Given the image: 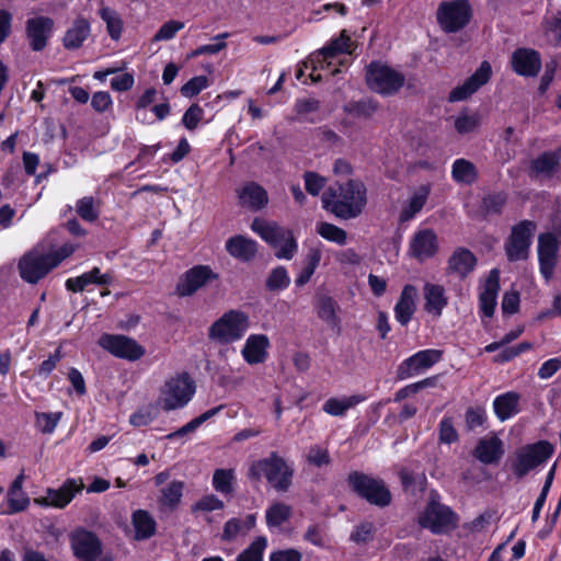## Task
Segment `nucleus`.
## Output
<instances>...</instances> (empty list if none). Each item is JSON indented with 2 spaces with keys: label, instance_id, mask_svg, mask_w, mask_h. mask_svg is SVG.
<instances>
[{
  "label": "nucleus",
  "instance_id": "nucleus-1",
  "mask_svg": "<svg viewBox=\"0 0 561 561\" xmlns=\"http://www.w3.org/2000/svg\"><path fill=\"white\" fill-rule=\"evenodd\" d=\"M323 208L340 219L359 216L366 205V187L360 181L348 180L330 186L321 197Z\"/></svg>",
  "mask_w": 561,
  "mask_h": 561
},
{
  "label": "nucleus",
  "instance_id": "nucleus-2",
  "mask_svg": "<svg viewBox=\"0 0 561 561\" xmlns=\"http://www.w3.org/2000/svg\"><path fill=\"white\" fill-rule=\"evenodd\" d=\"M294 471L293 463L272 451L250 466L248 477L253 481H260L264 477L276 491L286 492L291 485Z\"/></svg>",
  "mask_w": 561,
  "mask_h": 561
},
{
  "label": "nucleus",
  "instance_id": "nucleus-3",
  "mask_svg": "<svg viewBox=\"0 0 561 561\" xmlns=\"http://www.w3.org/2000/svg\"><path fill=\"white\" fill-rule=\"evenodd\" d=\"M250 327L249 316L240 310H229L208 329V337L220 344L241 340Z\"/></svg>",
  "mask_w": 561,
  "mask_h": 561
},
{
  "label": "nucleus",
  "instance_id": "nucleus-4",
  "mask_svg": "<svg viewBox=\"0 0 561 561\" xmlns=\"http://www.w3.org/2000/svg\"><path fill=\"white\" fill-rule=\"evenodd\" d=\"M350 488L368 503L386 507L391 502V493L385 481L359 471H353L347 477Z\"/></svg>",
  "mask_w": 561,
  "mask_h": 561
},
{
  "label": "nucleus",
  "instance_id": "nucleus-5",
  "mask_svg": "<svg viewBox=\"0 0 561 561\" xmlns=\"http://www.w3.org/2000/svg\"><path fill=\"white\" fill-rule=\"evenodd\" d=\"M195 393L194 381L187 374L178 375L167 380L160 390L157 401L164 411H172L185 407Z\"/></svg>",
  "mask_w": 561,
  "mask_h": 561
},
{
  "label": "nucleus",
  "instance_id": "nucleus-6",
  "mask_svg": "<svg viewBox=\"0 0 561 561\" xmlns=\"http://www.w3.org/2000/svg\"><path fill=\"white\" fill-rule=\"evenodd\" d=\"M472 18V8L468 0L442 1L436 11V20L445 33L463 30Z\"/></svg>",
  "mask_w": 561,
  "mask_h": 561
},
{
  "label": "nucleus",
  "instance_id": "nucleus-7",
  "mask_svg": "<svg viewBox=\"0 0 561 561\" xmlns=\"http://www.w3.org/2000/svg\"><path fill=\"white\" fill-rule=\"evenodd\" d=\"M554 447L547 440H539L535 444L519 448L512 462L513 473L522 479L531 470L547 461L553 454Z\"/></svg>",
  "mask_w": 561,
  "mask_h": 561
},
{
  "label": "nucleus",
  "instance_id": "nucleus-8",
  "mask_svg": "<svg viewBox=\"0 0 561 561\" xmlns=\"http://www.w3.org/2000/svg\"><path fill=\"white\" fill-rule=\"evenodd\" d=\"M55 267L56 263L50 261L48 253L41 244L24 253L18 264L21 278L28 284H37Z\"/></svg>",
  "mask_w": 561,
  "mask_h": 561
},
{
  "label": "nucleus",
  "instance_id": "nucleus-9",
  "mask_svg": "<svg viewBox=\"0 0 561 561\" xmlns=\"http://www.w3.org/2000/svg\"><path fill=\"white\" fill-rule=\"evenodd\" d=\"M404 81L402 73L380 62H371L367 67L366 82L376 93L392 95L402 88Z\"/></svg>",
  "mask_w": 561,
  "mask_h": 561
},
{
  "label": "nucleus",
  "instance_id": "nucleus-10",
  "mask_svg": "<svg viewBox=\"0 0 561 561\" xmlns=\"http://www.w3.org/2000/svg\"><path fill=\"white\" fill-rule=\"evenodd\" d=\"M536 228V224L531 220H522L512 227L511 234L504 243L508 261L516 262L528 259Z\"/></svg>",
  "mask_w": 561,
  "mask_h": 561
},
{
  "label": "nucleus",
  "instance_id": "nucleus-11",
  "mask_svg": "<svg viewBox=\"0 0 561 561\" xmlns=\"http://www.w3.org/2000/svg\"><path fill=\"white\" fill-rule=\"evenodd\" d=\"M456 514L437 501H430L419 516V525L433 534H445L456 527Z\"/></svg>",
  "mask_w": 561,
  "mask_h": 561
},
{
  "label": "nucleus",
  "instance_id": "nucleus-12",
  "mask_svg": "<svg viewBox=\"0 0 561 561\" xmlns=\"http://www.w3.org/2000/svg\"><path fill=\"white\" fill-rule=\"evenodd\" d=\"M561 242L552 232L541 233L538 237V262L542 277L549 282L552 279L558 264V252Z\"/></svg>",
  "mask_w": 561,
  "mask_h": 561
},
{
  "label": "nucleus",
  "instance_id": "nucleus-13",
  "mask_svg": "<svg viewBox=\"0 0 561 561\" xmlns=\"http://www.w3.org/2000/svg\"><path fill=\"white\" fill-rule=\"evenodd\" d=\"M217 278L218 275L210 266L195 265L180 277L176 284V294L180 297H190Z\"/></svg>",
  "mask_w": 561,
  "mask_h": 561
},
{
  "label": "nucleus",
  "instance_id": "nucleus-14",
  "mask_svg": "<svg viewBox=\"0 0 561 561\" xmlns=\"http://www.w3.org/2000/svg\"><path fill=\"white\" fill-rule=\"evenodd\" d=\"M442 358V351L423 350L404 359L397 369V378L404 380L427 370Z\"/></svg>",
  "mask_w": 561,
  "mask_h": 561
},
{
  "label": "nucleus",
  "instance_id": "nucleus-15",
  "mask_svg": "<svg viewBox=\"0 0 561 561\" xmlns=\"http://www.w3.org/2000/svg\"><path fill=\"white\" fill-rule=\"evenodd\" d=\"M99 344L116 357L137 360L145 354V348L134 339L125 335L103 334Z\"/></svg>",
  "mask_w": 561,
  "mask_h": 561
},
{
  "label": "nucleus",
  "instance_id": "nucleus-16",
  "mask_svg": "<svg viewBox=\"0 0 561 561\" xmlns=\"http://www.w3.org/2000/svg\"><path fill=\"white\" fill-rule=\"evenodd\" d=\"M82 489L81 480L67 479L58 489H47L46 495L35 499L34 502L41 506L64 508Z\"/></svg>",
  "mask_w": 561,
  "mask_h": 561
},
{
  "label": "nucleus",
  "instance_id": "nucleus-17",
  "mask_svg": "<svg viewBox=\"0 0 561 561\" xmlns=\"http://www.w3.org/2000/svg\"><path fill=\"white\" fill-rule=\"evenodd\" d=\"M54 26L55 22L49 16L39 15L26 21V38L32 50L41 51L47 46Z\"/></svg>",
  "mask_w": 561,
  "mask_h": 561
},
{
  "label": "nucleus",
  "instance_id": "nucleus-18",
  "mask_svg": "<svg viewBox=\"0 0 561 561\" xmlns=\"http://www.w3.org/2000/svg\"><path fill=\"white\" fill-rule=\"evenodd\" d=\"M351 37L343 30L339 37L331 39L327 46L311 56L310 62L314 64L313 71L317 69H329L334 57L340 54L351 53Z\"/></svg>",
  "mask_w": 561,
  "mask_h": 561
},
{
  "label": "nucleus",
  "instance_id": "nucleus-19",
  "mask_svg": "<svg viewBox=\"0 0 561 561\" xmlns=\"http://www.w3.org/2000/svg\"><path fill=\"white\" fill-rule=\"evenodd\" d=\"M73 554L80 561H95L102 553V543L91 531L77 530L70 536Z\"/></svg>",
  "mask_w": 561,
  "mask_h": 561
},
{
  "label": "nucleus",
  "instance_id": "nucleus-20",
  "mask_svg": "<svg viewBox=\"0 0 561 561\" xmlns=\"http://www.w3.org/2000/svg\"><path fill=\"white\" fill-rule=\"evenodd\" d=\"M492 68L489 61H482L480 67L462 84L454 88L449 95V102H459L468 99L484 85L491 78Z\"/></svg>",
  "mask_w": 561,
  "mask_h": 561
},
{
  "label": "nucleus",
  "instance_id": "nucleus-21",
  "mask_svg": "<svg viewBox=\"0 0 561 561\" xmlns=\"http://www.w3.org/2000/svg\"><path fill=\"white\" fill-rule=\"evenodd\" d=\"M561 170V147L554 150L543 151L531 160L529 167L530 176L539 179H553Z\"/></svg>",
  "mask_w": 561,
  "mask_h": 561
},
{
  "label": "nucleus",
  "instance_id": "nucleus-22",
  "mask_svg": "<svg viewBox=\"0 0 561 561\" xmlns=\"http://www.w3.org/2000/svg\"><path fill=\"white\" fill-rule=\"evenodd\" d=\"M512 69L522 77H536L541 69V56L533 48H517L512 54Z\"/></svg>",
  "mask_w": 561,
  "mask_h": 561
},
{
  "label": "nucleus",
  "instance_id": "nucleus-23",
  "mask_svg": "<svg viewBox=\"0 0 561 561\" xmlns=\"http://www.w3.org/2000/svg\"><path fill=\"white\" fill-rule=\"evenodd\" d=\"M477 262L476 255L469 249L459 247L448 257L445 273L465 279L474 271Z\"/></svg>",
  "mask_w": 561,
  "mask_h": 561
},
{
  "label": "nucleus",
  "instance_id": "nucleus-24",
  "mask_svg": "<svg viewBox=\"0 0 561 561\" xmlns=\"http://www.w3.org/2000/svg\"><path fill=\"white\" fill-rule=\"evenodd\" d=\"M437 250V237L432 229L416 231L410 242V253L420 262L433 257Z\"/></svg>",
  "mask_w": 561,
  "mask_h": 561
},
{
  "label": "nucleus",
  "instance_id": "nucleus-25",
  "mask_svg": "<svg viewBox=\"0 0 561 561\" xmlns=\"http://www.w3.org/2000/svg\"><path fill=\"white\" fill-rule=\"evenodd\" d=\"M499 290L500 272L499 270L493 268L490 271L479 295L481 312L488 318H491L494 314Z\"/></svg>",
  "mask_w": 561,
  "mask_h": 561
},
{
  "label": "nucleus",
  "instance_id": "nucleus-26",
  "mask_svg": "<svg viewBox=\"0 0 561 561\" xmlns=\"http://www.w3.org/2000/svg\"><path fill=\"white\" fill-rule=\"evenodd\" d=\"M239 204L252 211L264 208L268 203L266 190L255 182L245 183L238 191Z\"/></svg>",
  "mask_w": 561,
  "mask_h": 561
},
{
  "label": "nucleus",
  "instance_id": "nucleus-27",
  "mask_svg": "<svg viewBox=\"0 0 561 561\" xmlns=\"http://www.w3.org/2000/svg\"><path fill=\"white\" fill-rule=\"evenodd\" d=\"M113 280L114 278L111 273H101L99 267H93L91 271L85 272L80 276L68 278L66 280V288L73 293H80L91 284L108 286L113 283Z\"/></svg>",
  "mask_w": 561,
  "mask_h": 561
},
{
  "label": "nucleus",
  "instance_id": "nucleus-28",
  "mask_svg": "<svg viewBox=\"0 0 561 561\" xmlns=\"http://www.w3.org/2000/svg\"><path fill=\"white\" fill-rule=\"evenodd\" d=\"M503 454V442L495 435L480 438L473 450V456L484 465L499 462Z\"/></svg>",
  "mask_w": 561,
  "mask_h": 561
},
{
  "label": "nucleus",
  "instance_id": "nucleus-29",
  "mask_svg": "<svg viewBox=\"0 0 561 561\" xmlns=\"http://www.w3.org/2000/svg\"><path fill=\"white\" fill-rule=\"evenodd\" d=\"M270 340L265 334H251L241 351L244 360L250 365L261 364L267 358Z\"/></svg>",
  "mask_w": 561,
  "mask_h": 561
},
{
  "label": "nucleus",
  "instance_id": "nucleus-30",
  "mask_svg": "<svg viewBox=\"0 0 561 561\" xmlns=\"http://www.w3.org/2000/svg\"><path fill=\"white\" fill-rule=\"evenodd\" d=\"M417 289L413 285H405L401 291L400 298L394 306L396 320L401 325H407L412 319L416 305Z\"/></svg>",
  "mask_w": 561,
  "mask_h": 561
},
{
  "label": "nucleus",
  "instance_id": "nucleus-31",
  "mask_svg": "<svg viewBox=\"0 0 561 561\" xmlns=\"http://www.w3.org/2000/svg\"><path fill=\"white\" fill-rule=\"evenodd\" d=\"M251 229L272 247H280L284 237L290 232V230L275 221H267L261 218H255L252 221Z\"/></svg>",
  "mask_w": 561,
  "mask_h": 561
},
{
  "label": "nucleus",
  "instance_id": "nucleus-32",
  "mask_svg": "<svg viewBox=\"0 0 561 561\" xmlns=\"http://www.w3.org/2000/svg\"><path fill=\"white\" fill-rule=\"evenodd\" d=\"M423 295L425 299L424 309L435 317H440L448 304L445 288L442 285L426 283Z\"/></svg>",
  "mask_w": 561,
  "mask_h": 561
},
{
  "label": "nucleus",
  "instance_id": "nucleus-33",
  "mask_svg": "<svg viewBox=\"0 0 561 561\" xmlns=\"http://www.w3.org/2000/svg\"><path fill=\"white\" fill-rule=\"evenodd\" d=\"M256 242L250 238L241 234L229 238L226 241L227 252L241 261L248 262L252 260L256 254Z\"/></svg>",
  "mask_w": 561,
  "mask_h": 561
},
{
  "label": "nucleus",
  "instance_id": "nucleus-34",
  "mask_svg": "<svg viewBox=\"0 0 561 561\" xmlns=\"http://www.w3.org/2000/svg\"><path fill=\"white\" fill-rule=\"evenodd\" d=\"M91 34V26L88 20L78 18L73 21L72 25L67 30L62 38V44L66 49L80 48Z\"/></svg>",
  "mask_w": 561,
  "mask_h": 561
},
{
  "label": "nucleus",
  "instance_id": "nucleus-35",
  "mask_svg": "<svg viewBox=\"0 0 561 561\" xmlns=\"http://www.w3.org/2000/svg\"><path fill=\"white\" fill-rule=\"evenodd\" d=\"M520 396L514 391H508L497 396L493 401L495 415L500 421H506L519 412Z\"/></svg>",
  "mask_w": 561,
  "mask_h": 561
},
{
  "label": "nucleus",
  "instance_id": "nucleus-36",
  "mask_svg": "<svg viewBox=\"0 0 561 561\" xmlns=\"http://www.w3.org/2000/svg\"><path fill=\"white\" fill-rule=\"evenodd\" d=\"M321 102L314 98L298 99L294 105L296 114L295 119L305 123H318L322 119L320 116Z\"/></svg>",
  "mask_w": 561,
  "mask_h": 561
},
{
  "label": "nucleus",
  "instance_id": "nucleus-37",
  "mask_svg": "<svg viewBox=\"0 0 561 561\" xmlns=\"http://www.w3.org/2000/svg\"><path fill=\"white\" fill-rule=\"evenodd\" d=\"M365 397L362 394H353L343 398H330L328 399L322 409L325 413L332 416H343L350 409L365 401Z\"/></svg>",
  "mask_w": 561,
  "mask_h": 561
},
{
  "label": "nucleus",
  "instance_id": "nucleus-38",
  "mask_svg": "<svg viewBox=\"0 0 561 561\" xmlns=\"http://www.w3.org/2000/svg\"><path fill=\"white\" fill-rule=\"evenodd\" d=\"M131 522L137 540L149 539L156 534V520L147 511L138 510L134 512Z\"/></svg>",
  "mask_w": 561,
  "mask_h": 561
},
{
  "label": "nucleus",
  "instance_id": "nucleus-39",
  "mask_svg": "<svg viewBox=\"0 0 561 561\" xmlns=\"http://www.w3.org/2000/svg\"><path fill=\"white\" fill-rule=\"evenodd\" d=\"M378 110V103L369 98L351 101L343 106V111L355 118L369 119Z\"/></svg>",
  "mask_w": 561,
  "mask_h": 561
},
{
  "label": "nucleus",
  "instance_id": "nucleus-40",
  "mask_svg": "<svg viewBox=\"0 0 561 561\" xmlns=\"http://www.w3.org/2000/svg\"><path fill=\"white\" fill-rule=\"evenodd\" d=\"M430 195V186L421 185L410 198L407 207H404L400 214L401 221L411 220L419 211L424 207L427 197Z\"/></svg>",
  "mask_w": 561,
  "mask_h": 561
},
{
  "label": "nucleus",
  "instance_id": "nucleus-41",
  "mask_svg": "<svg viewBox=\"0 0 561 561\" xmlns=\"http://www.w3.org/2000/svg\"><path fill=\"white\" fill-rule=\"evenodd\" d=\"M100 18L105 22L110 37L119 39L123 32V20L121 14L110 7L102 5L99 10Z\"/></svg>",
  "mask_w": 561,
  "mask_h": 561
},
{
  "label": "nucleus",
  "instance_id": "nucleus-42",
  "mask_svg": "<svg viewBox=\"0 0 561 561\" xmlns=\"http://www.w3.org/2000/svg\"><path fill=\"white\" fill-rule=\"evenodd\" d=\"M339 306L336 301L330 296H323L318 300L317 313L318 317L331 327H337L340 319L337 317Z\"/></svg>",
  "mask_w": 561,
  "mask_h": 561
},
{
  "label": "nucleus",
  "instance_id": "nucleus-43",
  "mask_svg": "<svg viewBox=\"0 0 561 561\" xmlns=\"http://www.w3.org/2000/svg\"><path fill=\"white\" fill-rule=\"evenodd\" d=\"M222 409V405L213 408L210 410H207L206 412L202 413L197 417L190 421L187 424L182 426L181 428L176 430L175 432H172L165 436L167 439L172 440L176 437L185 436L190 433L195 432L203 423L215 416L220 410Z\"/></svg>",
  "mask_w": 561,
  "mask_h": 561
},
{
  "label": "nucleus",
  "instance_id": "nucleus-44",
  "mask_svg": "<svg viewBox=\"0 0 561 561\" xmlns=\"http://www.w3.org/2000/svg\"><path fill=\"white\" fill-rule=\"evenodd\" d=\"M451 175L458 183L471 184L477 179V170L472 162L466 159H457L453 163Z\"/></svg>",
  "mask_w": 561,
  "mask_h": 561
},
{
  "label": "nucleus",
  "instance_id": "nucleus-45",
  "mask_svg": "<svg viewBox=\"0 0 561 561\" xmlns=\"http://www.w3.org/2000/svg\"><path fill=\"white\" fill-rule=\"evenodd\" d=\"M291 515V507L287 504L277 502L266 510L265 518L270 527H278L287 522Z\"/></svg>",
  "mask_w": 561,
  "mask_h": 561
},
{
  "label": "nucleus",
  "instance_id": "nucleus-46",
  "mask_svg": "<svg viewBox=\"0 0 561 561\" xmlns=\"http://www.w3.org/2000/svg\"><path fill=\"white\" fill-rule=\"evenodd\" d=\"M233 469H217L213 474V486L221 494H230L233 491Z\"/></svg>",
  "mask_w": 561,
  "mask_h": 561
},
{
  "label": "nucleus",
  "instance_id": "nucleus-47",
  "mask_svg": "<svg viewBox=\"0 0 561 561\" xmlns=\"http://www.w3.org/2000/svg\"><path fill=\"white\" fill-rule=\"evenodd\" d=\"M77 214L88 222H94L100 216L99 205L92 196H84L76 204Z\"/></svg>",
  "mask_w": 561,
  "mask_h": 561
},
{
  "label": "nucleus",
  "instance_id": "nucleus-48",
  "mask_svg": "<svg viewBox=\"0 0 561 561\" xmlns=\"http://www.w3.org/2000/svg\"><path fill=\"white\" fill-rule=\"evenodd\" d=\"M290 284V277L284 266H277L268 274L265 286L270 291L286 289Z\"/></svg>",
  "mask_w": 561,
  "mask_h": 561
},
{
  "label": "nucleus",
  "instance_id": "nucleus-49",
  "mask_svg": "<svg viewBox=\"0 0 561 561\" xmlns=\"http://www.w3.org/2000/svg\"><path fill=\"white\" fill-rule=\"evenodd\" d=\"M184 483L181 481H172L165 488L162 489L161 504L174 510L180 503L183 494Z\"/></svg>",
  "mask_w": 561,
  "mask_h": 561
},
{
  "label": "nucleus",
  "instance_id": "nucleus-50",
  "mask_svg": "<svg viewBox=\"0 0 561 561\" xmlns=\"http://www.w3.org/2000/svg\"><path fill=\"white\" fill-rule=\"evenodd\" d=\"M317 232L325 240L339 245H344L347 241L346 231L330 222H320L317 226Z\"/></svg>",
  "mask_w": 561,
  "mask_h": 561
},
{
  "label": "nucleus",
  "instance_id": "nucleus-51",
  "mask_svg": "<svg viewBox=\"0 0 561 561\" xmlns=\"http://www.w3.org/2000/svg\"><path fill=\"white\" fill-rule=\"evenodd\" d=\"M506 201L507 196L503 192L490 193L482 199V211L484 215H497L502 211Z\"/></svg>",
  "mask_w": 561,
  "mask_h": 561
},
{
  "label": "nucleus",
  "instance_id": "nucleus-52",
  "mask_svg": "<svg viewBox=\"0 0 561 561\" xmlns=\"http://www.w3.org/2000/svg\"><path fill=\"white\" fill-rule=\"evenodd\" d=\"M267 546L265 537H257L247 549H244L236 561H262L263 552Z\"/></svg>",
  "mask_w": 561,
  "mask_h": 561
},
{
  "label": "nucleus",
  "instance_id": "nucleus-53",
  "mask_svg": "<svg viewBox=\"0 0 561 561\" xmlns=\"http://www.w3.org/2000/svg\"><path fill=\"white\" fill-rule=\"evenodd\" d=\"M159 405L149 404L142 409H139L137 412L133 413L129 417V422L131 425L140 427L150 424L153 420L158 417L159 414Z\"/></svg>",
  "mask_w": 561,
  "mask_h": 561
},
{
  "label": "nucleus",
  "instance_id": "nucleus-54",
  "mask_svg": "<svg viewBox=\"0 0 561 561\" xmlns=\"http://www.w3.org/2000/svg\"><path fill=\"white\" fill-rule=\"evenodd\" d=\"M61 417L62 412H35V424L42 433L51 434L55 431Z\"/></svg>",
  "mask_w": 561,
  "mask_h": 561
},
{
  "label": "nucleus",
  "instance_id": "nucleus-55",
  "mask_svg": "<svg viewBox=\"0 0 561 561\" xmlns=\"http://www.w3.org/2000/svg\"><path fill=\"white\" fill-rule=\"evenodd\" d=\"M399 477L404 490L415 491L419 489L422 491L426 483V477L423 472L414 473L405 468L400 470Z\"/></svg>",
  "mask_w": 561,
  "mask_h": 561
},
{
  "label": "nucleus",
  "instance_id": "nucleus-56",
  "mask_svg": "<svg viewBox=\"0 0 561 561\" xmlns=\"http://www.w3.org/2000/svg\"><path fill=\"white\" fill-rule=\"evenodd\" d=\"M7 500L9 508L4 512L5 514L20 513L30 504V499L24 491L8 490Z\"/></svg>",
  "mask_w": 561,
  "mask_h": 561
},
{
  "label": "nucleus",
  "instance_id": "nucleus-57",
  "mask_svg": "<svg viewBox=\"0 0 561 561\" xmlns=\"http://www.w3.org/2000/svg\"><path fill=\"white\" fill-rule=\"evenodd\" d=\"M542 30L547 36H550L556 43L561 42V11L551 16H546L542 21Z\"/></svg>",
  "mask_w": 561,
  "mask_h": 561
},
{
  "label": "nucleus",
  "instance_id": "nucleus-58",
  "mask_svg": "<svg viewBox=\"0 0 561 561\" xmlns=\"http://www.w3.org/2000/svg\"><path fill=\"white\" fill-rule=\"evenodd\" d=\"M185 24L181 21L170 20L163 23L153 36L154 42L170 41L175 37L176 33L184 28Z\"/></svg>",
  "mask_w": 561,
  "mask_h": 561
},
{
  "label": "nucleus",
  "instance_id": "nucleus-59",
  "mask_svg": "<svg viewBox=\"0 0 561 561\" xmlns=\"http://www.w3.org/2000/svg\"><path fill=\"white\" fill-rule=\"evenodd\" d=\"M229 36L228 33H221V34H218L214 37V39L216 41H219L218 43L216 44H207V45H202L199 47H197L195 50H193L191 54H190V58H193V57H197L199 55H206V54H209V55H214V54H217L219 51H221L222 49L226 48L227 44L224 42L227 37Z\"/></svg>",
  "mask_w": 561,
  "mask_h": 561
},
{
  "label": "nucleus",
  "instance_id": "nucleus-60",
  "mask_svg": "<svg viewBox=\"0 0 561 561\" xmlns=\"http://www.w3.org/2000/svg\"><path fill=\"white\" fill-rule=\"evenodd\" d=\"M204 111L198 104H192L182 117V124L188 130H195L203 119Z\"/></svg>",
  "mask_w": 561,
  "mask_h": 561
},
{
  "label": "nucleus",
  "instance_id": "nucleus-61",
  "mask_svg": "<svg viewBox=\"0 0 561 561\" xmlns=\"http://www.w3.org/2000/svg\"><path fill=\"white\" fill-rule=\"evenodd\" d=\"M208 87V79L205 76H196L190 79L182 88L181 93L186 98H193Z\"/></svg>",
  "mask_w": 561,
  "mask_h": 561
},
{
  "label": "nucleus",
  "instance_id": "nucleus-62",
  "mask_svg": "<svg viewBox=\"0 0 561 561\" xmlns=\"http://www.w3.org/2000/svg\"><path fill=\"white\" fill-rule=\"evenodd\" d=\"M486 422V414L482 408H469L465 413L466 427L473 431L477 427L483 426Z\"/></svg>",
  "mask_w": 561,
  "mask_h": 561
},
{
  "label": "nucleus",
  "instance_id": "nucleus-63",
  "mask_svg": "<svg viewBox=\"0 0 561 561\" xmlns=\"http://www.w3.org/2000/svg\"><path fill=\"white\" fill-rule=\"evenodd\" d=\"M435 378H426L424 380L408 385L401 389H399L394 394V401L399 402L404 400L405 398L419 392L420 390L433 386Z\"/></svg>",
  "mask_w": 561,
  "mask_h": 561
},
{
  "label": "nucleus",
  "instance_id": "nucleus-64",
  "mask_svg": "<svg viewBox=\"0 0 561 561\" xmlns=\"http://www.w3.org/2000/svg\"><path fill=\"white\" fill-rule=\"evenodd\" d=\"M438 439L443 444H453L458 440V433L450 417H444L439 423Z\"/></svg>",
  "mask_w": 561,
  "mask_h": 561
}]
</instances>
